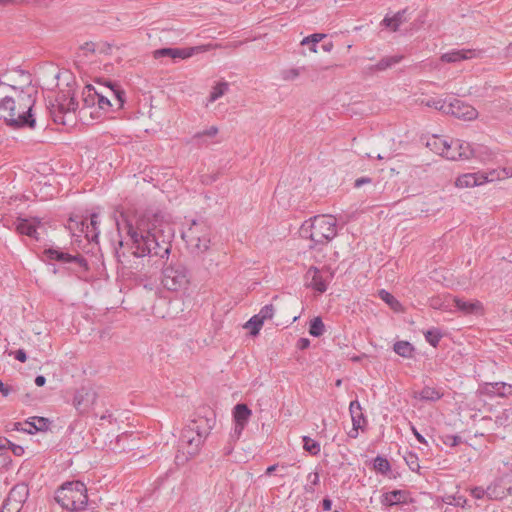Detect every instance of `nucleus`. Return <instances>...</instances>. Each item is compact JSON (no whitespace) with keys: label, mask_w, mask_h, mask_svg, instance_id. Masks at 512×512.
<instances>
[{"label":"nucleus","mask_w":512,"mask_h":512,"mask_svg":"<svg viewBox=\"0 0 512 512\" xmlns=\"http://www.w3.org/2000/svg\"><path fill=\"white\" fill-rule=\"evenodd\" d=\"M302 440L305 451L309 452L311 455H317L320 453V444L317 441L308 436H303Z\"/></svg>","instance_id":"nucleus-38"},{"label":"nucleus","mask_w":512,"mask_h":512,"mask_svg":"<svg viewBox=\"0 0 512 512\" xmlns=\"http://www.w3.org/2000/svg\"><path fill=\"white\" fill-rule=\"evenodd\" d=\"M422 105L426 107L434 108L442 113L446 114L448 102L442 98H429L421 101Z\"/></svg>","instance_id":"nucleus-31"},{"label":"nucleus","mask_w":512,"mask_h":512,"mask_svg":"<svg viewBox=\"0 0 512 512\" xmlns=\"http://www.w3.org/2000/svg\"><path fill=\"white\" fill-rule=\"evenodd\" d=\"M118 231H125L131 254L135 257L147 255L167 257L171 251L173 233L169 224L164 223L157 215L142 216L135 221L124 212L115 218Z\"/></svg>","instance_id":"nucleus-1"},{"label":"nucleus","mask_w":512,"mask_h":512,"mask_svg":"<svg viewBox=\"0 0 512 512\" xmlns=\"http://www.w3.org/2000/svg\"><path fill=\"white\" fill-rule=\"evenodd\" d=\"M229 90V84L227 82H219L217 83L209 96V102H214L218 98L222 97Z\"/></svg>","instance_id":"nucleus-34"},{"label":"nucleus","mask_w":512,"mask_h":512,"mask_svg":"<svg viewBox=\"0 0 512 512\" xmlns=\"http://www.w3.org/2000/svg\"><path fill=\"white\" fill-rule=\"evenodd\" d=\"M40 226V221L36 218L32 219H19L16 222V231L22 235L38 239L37 228Z\"/></svg>","instance_id":"nucleus-21"},{"label":"nucleus","mask_w":512,"mask_h":512,"mask_svg":"<svg viewBox=\"0 0 512 512\" xmlns=\"http://www.w3.org/2000/svg\"><path fill=\"white\" fill-rule=\"evenodd\" d=\"M78 103L74 97H67L65 94L58 95L54 102H49L48 109L55 123L65 125L66 116L75 112Z\"/></svg>","instance_id":"nucleus-8"},{"label":"nucleus","mask_w":512,"mask_h":512,"mask_svg":"<svg viewBox=\"0 0 512 512\" xmlns=\"http://www.w3.org/2000/svg\"><path fill=\"white\" fill-rule=\"evenodd\" d=\"M305 70V67L290 68L282 71V79L286 81H293L297 79L300 74Z\"/></svg>","instance_id":"nucleus-43"},{"label":"nucleus","mask_w":512,"mask_h":512,"mask_svg":"<svg viewBox=\"0 0 512 512\" xmlns=\"http://www.w3.org/2000/svg\"><path fill=\"white\" fill-rule=\"evenodd\" d=\"M349 412L351 415L352 425L356 428H363L366 424V419L359 401L354 400L350 402Z\"/></svg>","instance_id":"nucleus-23"},{"label":"nucleus","mask_w":512,"mask_h":512,"mask_svg":"<svg viewBox=\"0 0 512 512\" xmlns=\"http://www.w3.org/2000/svg\"><path fill=\"white\" fill-rule=\"evenodd\" d=\"M264 321L258 317V315L252 316L249 321L246 323L245 327L251 329L252 335H257L263 325Z\"/></svg>","instance_id":"nucleus-40"},{"label":"nucleus","mask_w":512,"mask_h":512,"mask_svg":"<svg viewBox=\"0 0 512 512\" xmlns=\"http://www.w3.org/2000/svg\"><path fill=\"white\" fill-rule=\"evenodd\" d=\"M442 338V334L441 332L434 328V329H430L428 330L426 333H425V339L426 341L432 345L433 347H437L440 340Z\"/></svg>","instance_id":"nucleus-42"},{"label":"nucleus","mask_w":512,"mask_h":512,"mask_svg":"<svg viewBox=\"0 0 512 512\" xmlns=\"http://www.w3.org/2000/svg\"><path fill=\"white\" fill-rule=\"evenodd\" d=\"M325 331V326L320 317L314 318L310 322L309 333L314 337H320Z\"/></svg>","instance_id":"nucleus-37"},{"label":"nucleus","mask_w":512,"mask_h":512,"mask_svg":"<svg viewBox=\"0 0 512 512\" xmlns=\"http://www.w3.org/2000/svg\"><path fill=\"white\" fill-rule=\"evenodd\" d=\"M371 181L372 180L369 177H361V178H358V179L355 180L354 186L359 188V187H361L364 184L371 183Z\"/></svg>","instance_id":"nucleus-53"},{"label":"nucleus","mask_w":512,"mask_h":512,"mask_svg":"<svg viewBox=\"0 0 512 512\" xmlns=\"http://www.w3.org/2000/svg\"><path fill=\"white\" fill-rule=\"evenodd\" d=\"M456 308L465 315H478L483 313V305L478 300H465L455 297L453 299Z\"/></svg>","instance_id":"nucleus-20"},{"label":"nucleus","mask_w":512,"mask_h":512,"mask_svg":"<svg viewBox=\"0 0 512 512\" xmlns=\"http://www.w3.org/2000/svg\"><path fill=\"white\" fill-rule=\"evenodd\" d=\"M32 421H26V425L29 426L28 429H23V431H26L28 433H33L34 431H44L48 428V420L43 417H33L31 418ZM14 430H22L20 428V423H14Z\"/></svg>","instance_id":"nucleus-25"},{"label":"nucleus","mask_w":512,"mask_h":512,"mask_svg":"<svg viewBox=\"0 0 512 512\" xmlns=\"http://www.w3.org/2000/svg\"><path fill=\"white\" fill-rule=\"evenodd\" d=\"M219 46L218 44H206L188 48H161L153 51V58L160 59L162 57H170L172 59H187L195 54L206 52Z\"/></svg>","instance_id":"nucleus-9"},{"label":"nucleus","mask_w":512,"mask_h":512,"mask_svg":"<svg viewBox=\"0 0 512 512\" xmlns=\"http://www.w3.org/2000/svg\"><path fill=\"white\" fill-rule=\"evenodd\" d=\"M305 278L308 281V286L315 291L323 293L327 290L328 280L323 277L322 272L317 267L311 266L307 270Z\"/></svg>","instance_id":"nucleus-19"},{"label":"nucleus","mask_w":512,"mask_h":512,"mask_svg":"<svg viewBox=\"0 0 512 512\" xmlns=\"http://www.w3.org/2000/svg\"><path fill=\"white\" fill-rule=\"evenodd\" d=\"M98 225H99V222H98V214L96 213H93L91 215V218H90V226H91V229L92 231L94 232V235L92 236V239H94L95 237H97L99 231H98Z\"/></svg>","instance_id":"nucleus-47"},{"label":"nucleus","mask_w":512,"mask_h":512,"mask_svg":"<svg viewBox=\"0 0 512 512\" xmlns=\"http://www.w3.org/2000/svg\"><path fill=\"white\" fill-rule=\"evenodd\" d=\"M15 359L20 362H25L27 360L26 352L23 349H19L15 352Z\"/></svg>","instance_id":"nucleus-54"},{"label":"nucleus","mask_w":512,"mask_h":512,"mask_svg":"<svg viewBox=\"0 0 512 512\" xmlns=\"http://www.w3.org/2000/svg\"><path fill=\"white\" fill-rule=\"evenodd\" d=\"M394 352L404 358H412L414 354V347L407 341H397L394 344Z\"/></svg>","instance_id":"nucleus-29"},{"label":"nucleus","mask_w":512,"mask_h":512,"mask_svg":"<svg viewBox=\"0 0 512 512\" xmlns=\"http://www.w3.org/2000/svg\"><path fill=\"white\" fill-rule=\"evenodd\" d=\"M46 383V378L43 375H38L35 378V384L37 386H43Z\"/></svg>","instance_id":"nucleus-60"},{"label":"nucleus","mask_w":512,"mask_h":512,"mask_svg":"<svg viewBox=\"0 0 512 512\" xmlns=\"http://www.w3.org/2000/svg\"><path fill=\"white\" fill-rule=\"evenodd\" d=\"M97 393L92 388H81L76 391L73 405L80 414L87 413L95 404Z\"/></svg>","instance_id":"nucleus-15"},{"label":"nucleus","mask_w":512,"mask_h":512,"mask_svg":"<svg viewBox=\"0 0 512 512\" xmlns=\"http://www.w3.org/2000/svg\"><path fill=\"white\" fill-rule=\"evenodd\" d=\"M326 37L325 34L322 33H314L309 36V39L311 40V46L310 50L314 53L317 52V44L322 41Z\"/></svg>","instance_id":"nucleus-46"},{"label":"nucleus","mask_w":512,"mask_h":512,"mask_svg":"<svg viewBox=\"0 0 512 512\" xmlns=\"http://www.w3.org/2000/svg\"><path fill=\"white\" fill-rule=\"evenodd\" d=\"M274 312V306L272 304H267L260 309L257 315L260 319H262L265 322L266 320H269L273 317Z\"/></svg>","instance_id":"nucleus-45"},{"label":"nucleus","mask_w":512,"mask_h":512,"mask_svg":"<svg viewBox=\"0 0 512 512\" xmlns=\"http://www.w3.org/2000/svg\"><path fill=\"white\" fill-rule=\"evenodd\" d=\"M448 439L452 440V443H451L452 446H456L461 442V437L457 436V435L448 436Z\"/></svg>","instance_id":"nucleus-63"},{"label":"nucleus","mask_w":512,"mask_h":512,"mask_svg":"<svg viewBox=\"0 0 512 512\" xmlns=\"http://www.w3.org/2000/svg\"><path fill=\"white\" fill-rule=\"evenodd\" d=\"M11 444V441H9L6 438H0V448L4 451L6 449H9Z\"/></svg>","instance_id":"nucleus-59"},{"label":"nucleus","mask_w":512,"mask_h":512,"mask_svg":"<svg viewBox=\"0 0 512 512\" xmlns=\"http://www.w3.org/2000/svg\"><path fill=\"white\" fill-rule=\"evenodd\" d=\"M359 429L360 428H356L353 426L352 429L348 432V436L353 439L357 438Z\"/></svg>","instance_id":"nucleus-62"},{"label":"nucleus","mask_w":512,"mask_h":512,"mask_svg":"<svg viewBox=\"0 0 512 512\" xmlns=\"http://www.w3.org/2000/svg\"><path fill=\"white\" fill-rule=\"evenodd\" d=\"M124 102V92L119 88H115L113 85L107 86L106 95L102 92L97 93L96 105L104 111H109L113 105H116L117 109H120L123 107Z\"/></svg>","instance_id":"nucleus-11"},{"label":"nucleus","mask_w":512,"mask_h":512,"mask_svg":"<svg viewBox=\"0 0 512 512\" xmlns=\"http://www.w3.org/2000/svg\"><path fill=\"white\" fill-rule=\"evenodd\" d=\"M218 133V128L216 126H211L209 129H206L204 131H201V132H197L196 134H194L193 136V141L197 144V145H202V144H205V140H204V137H214L216 136Z\"/></svg>","instance_id":"nucleus-33"},{"label":"nucleus","mask_w":512,"mask_h":512,"mask_svg":"<svg viewBox=\"0 0 512 512\" xmlns=\"http://www.w3.org/2000/svg\"><path fill=\"white\" fill-rule=\"evenodd\" d=\"M251 415L252 411L246 404L240 403L233 408V420L235 425L233 431L230 434V438L233 441H237L240 438L245 426L249 422Z\"/></svg>","instance_id":"nucleus-12"},{"label":"nucleus","mask_w":512,"mask_h":512,"mask_svg":"<svg viewBox=\"0 0 512 512\" xmlns=\"http://www.w3.org/2000/svg\"><path fill=\"white\" fill-rule=\"evenodd\" d=\"M23 0H0V5L6 6V5H12V4H18L21 3Z\"/></svg>","instance_id":"nucleus-61"},{"label":"nucleus","mask_w":512,"mask_h":512,"mask_svg":"<svg viewBox=\"0 0 512 512\" xmlns=\"http://www.w3.org/2000/svg\"><path fill=\"white\" fill-rule=\"evenodd\" d=\"M46 257L50 260H55L63 263H75L84 271L88 270L86 259L81 255H70L66 252L57 249L49 248L44 251Z\"/></svg>","instance_id":"nucleus-16"},{"label":"nucleus","mask_w":512,"mask_h":512,"mask_svg":"<svg viewBox=\"0 0 512 512\" xmlns=\"http://www.w3.org/2000/svg\"><path fill=\"white\" fill-rule=\"evenodd\" d=\"M509 177H512V171L507 170H491L489 172L466 173L456 179L455 185L458 188H472L488 182L503 180Z\"/></svg>","instance_id":"nucleus-7"},{"label":"nucleus","mask_w":512,"mask_h":512,"mask_svg":"<svg viewBox=\"0 0 512 512\" xmlns=\"http://www.w3.org/2000/svg\"><path fill=\"white\" fill-rule=\"evenodd\" d=\"M405 501V492L393 490L382 495L381 503L386 506H394Z\"/></svg>","instance_id":"nucleus-27"},{"label":"nucleus","mask_w":512,"mask_h":512,"mask_svg":"<svg viewBox=\"0 0 512 512\" xmlns=\"http://www.w3.org/2000/svg\"><path fill=\"white\" fill-rule=\"evenodd\" d=\"M55 500L68 511L82 510L88 502L87 488L81 481L66 482L56 491Z\"/></svg>","instance_id":"nucleus-5"},{"label":"nucleus","mask_w":512,"mask_h":512,"mask_svg":"<svg viewBox=\"0 0 512 512\" xmlns=\"http://www.w3.org/2000/svg\"><path fill=\"white\" fill-rule=\"evenodd\" d=\"M200 229L196 222H193L192 226L183 234L187 244L198 252H205L209 249L210 245V233L203 226Z\"/></svg>","instance_id":"nucleus-10"},{"label":"nucleus","mask_w":512,"mask_h":512,"mask_svg":"<svg viewBox=\"0 0 512 512\" xmlns=\"http://www.w3.org/2000/svg\"><path fill=\"white\" fill-rule=\"evenodd\" d=\"M402 59V55L385 56L377 64L368 67V70L370 72L385 71L400 63Z\"/></svg>","instance_id":"nucleus-24"},{"label":"nucleus","mask_w":512,"mask_h":512,"mask_svg":"<svg viewBox=\"0 0 512 512\" xmlns=\"http://www.w3.org/2000/svg\"><path fill=\"white\" fill-rule=\"evenodd\" d=\"M27 496L28 488L24 484L14 486L9 492L7 503L3 506L1 512H4V509H6L7 506L10 505L12 502H15L16 504L23 503L26 500Z\"/></svg>","instance_id":"nucleus-22"},{"label":"nucleus","mask_w":512,"mask_h":512,"mask_svg":"<svg viewBox=\"0 0 512 512\" xmlns=\"http://www.w3.org/2000/svg\"><path fill=\"white\" fill-rule=\"evenodd\" d=\"M493 393L499 397L512 396V384L497 382L492 385Z\"/></svg>","instance_id":"nucleus-35"},{"label":"nucleus","mask_w":512,"mask_h":512,"mask_svg":"<svg viewBox=\"0 0 512 512\" xmlns=\"http://www.w3.org/2000/svg\"><path fill=\"white\" fill-rule=\"evenodd\" d=\"M162 284L170 291H179L189 284V272L181 262H171L162 271Z\"/></svg>","instance_id":"nucleus-6"},{"label":"nucleus","mask_w":512,"mask_h":512,"mask_svg":"<svg viewBox=\"0 0 512 512\" xmlns=\"http://www.w3.org/2000/svg\"><path fill=\"white\" fill-rule=\"evenodd\" d=\"M119 246H120L119 249H116V256H117L119 262L124 263L125 262L124 259L126 258V253L123 251L124 241H120Z\"/></svg>","instance_id":"nucleus-49"},{"label":"nucleus","mask_w":512,"mask_h":512,"mask_svg":"<svg viewBox=\"0 0 512 512\" xmlns=\"http://www.w3.org/2000/svg\"><path fill=\"white\" fill-rule=\"evenodd\" d=\"M300 235L311 240L310 248L325 245L337 235V220L332 215L314 216L301 225Z\"/></svg>","instance_id":"nucleus-4"},{"label":"nucleus","mask_w":512,"mask_h":512,"mask_svg":"<svg viewBox=\"0 0 512 512\" xmlns=\"http://www.w3.org/2000/svg\"><path fill=\"white\" fill-rule=\"evenodd\" d=\"M97 93L95 87L92 85H87L83 89L82 96H83V102L85 107H93L97 103Z\"/></svg>","instance_id":"nucleus-30"},{"label":"nucleus","mask_w":512,"mask_h":512,"mask_svg":"<svg viewBox=\"0 0 512 512\" xmlns=\"http://www.w3.org/2000/svg\"><path fill=\"white\" fill-rule=\"evenodd\" d=\"M308 479L311 481L312 485H317L319 483V474L317 472L310 473L308 475Z\"/></svg>","instance_id":"nucleus-58"},{"label":"nucleus","mask_w":512,"mask_h":512,"mask_svg":"<svg viewBox=\"0 0 512 512\" xmlns=\"http://www.w3.org/2000/svg\"><path fill=\"white\" fill-rule=\"evenodd\" d=\"M426 146L434 153L439 154L443 157L447 146V140L442 137L433 135L431 138L428 139Z\"/></svg>","instance_id":"nucleus-28"},{"label":"nucleus","mask_w":512,"mask_h":512,"mask_svg":"<svg viewBox=\"0 0 512 512\" xmlns=\"http://www.w3.org/2000/svg\"><path fill=\"white\" fill-rule=\"evenodd\" d=\"M82 48L87 50V51H90V52H94L95 51V45L92 42L85 43V45Z\"/></svg>","instance_id":"nucleus-64"},{"label":"nucleus","mask_w":512,"mask_h":512,"mask_svg":"<svg viewBox=\"0 0 512 512\" xmlns=\"http://www.w3.org/2000/svg\"><path fill=\"white\" fill-rule=\"evenodd\" d=\"M503 476L497 477L487 488V497L492 500H502L512 494V487L504 485Z\"/></svg>","instance_id":"nucleus-18"},{"label":"nucleus","mask_w":512,"mask_h":512,"mask_svg":"<svg viewBox=\"0 0 512 512\" xmlns=\"http://www.w3.org/2000/svg\"><path fill=\"white\" fill-rule=\"evenodd\" d=\"M322 508L324 511H329L332 508V500L330 498H324L322 501Z\"/></svg>","instance_id":"nucleus-57"},{"label":"nucleus","mask_w":512,"mask_h":512,"mask_svg":"<svg viewBox=\"0 0 512 512\" xmlns=\"http://www.w3.org/2000/svg\"><path fill=\"white\" fill-rule=\"evenodd\" d=\"M9 449L13 452L15 456H22L24 453V448L20 445H16L11 442Z\"/></svg>","instance_id":"nucleus-50"},{"label":"nucleus","mask_w":512,"mask_h":512,"mask_svg":"<svg viewBox=\"0 0 512 512\" xmlns=\"http://www.w3.org/2000/svg\"><path fill=\"white\" fill-rule=\"evenodd\" d=\"M211 420L205 417L192 420L181 431L178 441L175 462L177 465L185 464L191 457L196 456L210 434Z\"/></svg>","instance_id":"nucleus-3"},{"label":"nucleus","mask_w":512,"mask_h":512,"mask_svg":"<svg viewBox=\"0 0 512 512\" xmlns=\"http://www.w3.org/2000/svg\"><path fill=\"white\" fill-rule=\"evenodd\" d=\"M310 346V340L308 338H300L297 341V348L300 350L307 349Z\"/></svg>","instance_id":"nucleus-51"},{"label":"nucleus","mask_w":512,"mask_h":512,"mask_svg":"<svg viewBox=\"0 0 512 512\" xmlns=\"http://www.w3.org/2000/svg\"><path fill=\"white\" fill-rule=\"evenodd\" d=\"M12 391V388L11 386H8L6 384H4L1 380H0V393L4 396V397H7L10 392Z\"/></svg>","instance_id":"nucleus-52"},{"label":"nucleus","mask_w":512,"mask_h":512,"mask_svg":"<svg viewBox=\"0 0 512 512\" xmlns=\"http://www.w3.org/2000/svg\"><path fill=\"white\" fill-rule=\"evenodd\" d=\"M443 157L448 160H453V161L459 160V158L461 157V153L458 152L456 140H451V141L447 140V146H446Z\"/></svg>","instance_id":"nucleus-32"},{"label":"nucleus","mask_w":512,"mask_h":512,"mask_svg":"<svg viewBox=\"0 0 512 512\" xmlns=\"http://www.w3.org/2000/svg\"><path fill=\"white\" fill-rule=\"evenodd\" d=\"M14 95L0 99V116L7 126L13 129L36 127V118L33 112L35 98L30 89H18L11 86Z\"/></svg>","instance_id":"nucleus-2"},{"label":"nucleus","mask_w":512,"mask_h":512,"mask_svg":"<svg viewBox=\"0 0 512 512\" xmlns=\"http://www.w3.org/2000/svg\"><path fill=\"white\" fill-rule=\"evenodd\" d=\"M378 295L381 300L387 303L393 310L398 311L401 307L399 301L388 291L382 289L378 292Z\"/></svg>","instance_id":"nucleus-36"},{"label":"nucleus","mask_w":512,"mask_h":512,"mask_svg":"<svg viewBox=\"0 0 512 512\" xmlns=\"http://www.w3.org/2000/svg\"><path fill=\"white\" fill-rule=\"evenodd\" d=\"M481 55V51L475 49H452L443 53L440 60L444 63L457 64L465 60L477 58Z\"/></svg>","instance_id":"nucleus-17"},{"label":"nucleus","mask_w":512,"mask_h":512,"mask_svg":"<svg viewBox=\"0 0 512 512\" xmlns=\"http://www.w3.org/2000/svg\"><path fill=\"white\" fill-rule=\"evenodd\" d=\"M456 141L458 152L461 153L459 160L477 157L480 158L481 161L487 162L491 161L493 158V153L487 147L479 146L477 148H472L468 142L461 141L459 139H456Z\"/></svg>","instance_id":"nucleus-14"},{"label":"nucleus","mask_w":512,"mask_h":512,"mask_svg":"<svg viewBox=\"0 0 512 512\" xmlns=\"http://www.w3.org/2000/svg\"><path fill=\"white\" fill-rule=\"evenodd\" d=\"M471 495L476 498V499H481L483 498L485 495L487 496V492H486V489L482 488V487H475L471 490Z\"/></svg>","instance_id":"nucleus-48"},{"label":"nucleus","mask_w":512,"mask_h":512,"mask_svg":"<svg viewBox=\"0 0 512 512\" xmlns=\"http://www.w3.org/2000/svg\"><path fill=\"white\" fill-rule=\"evenodd\" d=\"M404 460L411 471L415 472V471L419 470V468H420L419 459L415 453L408 452L404 456Z\"/></svg>","instance_id":"nucleus-44"},{"label":"nucleus","mask_w":512,"mask_h":512,"mask_svg":"<svg viewBox=\"0 0 512 512\" xmlns=\"http://www.w3.org/2000/svg\"><path fill=\"white\" fill-rule=\"evenodd\" d=\"M373 467L377 472H380L382 474H386L391 469L389 461L381 456H377L374 459Z\"/></svg>","instance_id":"nucleus-39"},{"label":"nucleus","mask_w":512,"mask_h":512,"mask_svg":"<svg viewBox=\"0 0 512 512\" xmlns=\"http://www.w3.org/2000/svg\"><path fill=\"white\" fill-rule=\"evenodd\" d=\"M411 431L420 443L427 444L426 439L417 431L415 426L411 425Z\"/></svg>","instance_id":"nucleus-55"},{"label":"nucleus","mask_w":512,"mask_h":512,"mask_svg":"<svg viewBox=\"0 0 512 512\" xmlns=\"http://www.w3.org/2000/svg\"><path fill=\"white\" fill-rule=\"evenodd\" d=\"M406 11L407 9H403L401 11H398L392 17L385 16L381 24L387 28H390L392 31H397L399 26L406 22Z\"/></svg>","instance_id":"nucleus-26"},{"label":"nucleus","mask_w":512,"mask_h":512,"mask_svg":"<svg viewBox=\"0 0 512 512\" xmlns=\"http://www.w3.org/2000/svg\"><path fill=\"white\" fill-rule=\"evenodd\" d=\"M446 114L468 121L474 120L478 116V112L473 106L456 98L448 102Z\"/></svg>","instance_id":"nucleus-13"},{"label":"nucleus","mask_w":512,"mask_h":512,"mask_svg":"<svg viewBox=\"0 0 512 512\" xmlns=\"http://www.w3.org/2000/svg\"><path fill=\"white\" fill-rule=\"evenodd\" d=\"M502 464L506 467V470L502 471L503 477L505 475H508L509 473L512 474V461L510 462V461L503 460Z\"/></svg>","instance_id":"nucleus-56"},{"label":"nucleus","mask_w":512,"mask_h":512,"mask_svg":"<svg viewBox=\"0 0 512 512\" xmlns=\"http://www.w3.org/2000/svg\"><path fill=\"white\" fill-rule=\"evenodd\" d=\"M420 398L422 400L436 401L441 398V394L432 387H424L420 392Z\"/></svg>","instance_id":"nucleus-41"}]
</instances>
